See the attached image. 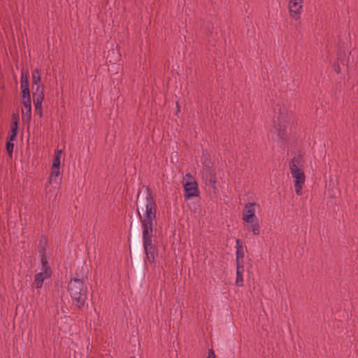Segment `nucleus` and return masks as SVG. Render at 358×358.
<instances>
[{
    "instance_id": "1",
    "label": "nucleus",
    "mask_w": 358,
    "mask_h": 358,
    "mask_svg": "<svg viewBox=\"0 0 358 358\" xmlns=\"http://www.w3.org/2000/svg\"><path fill=\"white\" fill-rule=\"evenodd\" d=\"M137 213L139 217L144 252L148 261L155 262L156 247L152 243L153 229L157 224V203L148 187L143 186L138 194Z\"/></svg>"
},
{
    "instance_id": "2",
    "label": "nucleus",
    "mask_w": 358,
    "mask_h": 358,
    "mask_svg": "<svg viewBox=\"0 0 358 358\" xmlns=\"http://www.w3.org/2000/svg\"><path fill=\"white\" fill-rule=\"evenodd\" d=\"M303 164L304 159L301 155H297L289 162V168L294 178V186L297 195L302 194L303 186L306 181Z\"/></svg>"
},
{
    "instance_id": "3",
    "label": "nucleus",
    "mask_w": 358,
    "mask_h": 358,
    "mask_svg": "<svg viewBox=\"0 0 358 358\" xmlns=\"http://www.w3.org/2000/svg\"><path fill=\"white\" fill-rule=\"evenodd\" d=\"M68 291L73 303L78 308H83L87 299V287L84 281L76 278L71 279L69 283Z\"/></svg>"
},
{
    "instance_id": "4",
    "label": "nucleus",
    "mask_w": 358,
    "mask_h": 358,
    "mask_svg": "<svg viewBox=\"0 0 358 358\" xmlns=\"http://www.w3.org/2000/svg\"><path fill=\"white\" fill-rule=\"evenodd\" d=\"M41 267L40 271L35 274L34 285L36 288H41L45 280L51 276V268L48 265V257L45 251H42L41 253Z\"/></svg>"
},
{
    "instance_id": "5",
    "label": "nucleus",
    "mask_w": 358,
    "mask_h": 358,
    "mask_svg": "<svg viewBox=\"0 0 358 358\" xmlns=\"http://www.w3.org/2000/svg\"><path fill=\"white\" fill-rule=\"evenodd\" d=\"M184 189L185 192V197L190 199L199 196V191L198 184L195 180L192 178L190 174H186L184 178Z\"/></svg>"
},
{
    "instance_id": "6",
    "label": "nucleus",
    "mask_w": 358,
    "mask_h": 358,
    "mask_svg": "<svg viewBox=\"0 0 358 358\" xmlns=\"http://www.w3.org/2000/svg\"><path fill=\"white\" fill-rule=\"evenodd\" d=\"M303 0H289V15L294 20H299L303 12Z\"/></svg>"
},
{
    "instance_id": "7",
    "label": "nucleus",
    "mask_w": 358,
    "mask_h": 358,
    "mask_svg": "<svg viewBox=\"0 0 358 358\" xmlns=\"http://www.w3.org/2000/svg\"><path fill=\"white\" fill-rule=\"evenodd\" d=\"M202 179L206 185L216 189V174L215 170L211 167H205L202 171Z\"/></svg>"
},
{
    "instance_id": "8",
    "label": "nucleus",
    "mask_w": 358,
    "mask_h": 358,
    "mask_svg": "<svg viewBox=\"0 0 358 358\" xmlns=\"http://www.w3.org/2000/svg\"><path fill=\"white\" fill-rule=\"evenodd\" d=\"M259 206L256 202H249L245 205L243 210V220L247 221L252 219L257 218L256 216V210Z\"/></svg>"
},
{
    "instance_id": "9",
    "label": "nucleus",
    "mask_w": 358,
    "mask_h": 358,
    "mask_svg": "<svg viewBox=\"0 0 358 358\" xmlns=\"http://www.w3.org/2000/svg\"><path fill=\"white\" fill-rule=\"evenodd\" d=\"M278 122L277 123L275 120L273 122V124L271 129V133L273 134V138L276 140L283 139L285 136V124L284 120H280L278 118Z\"/></svg>"
},
{
    "instance_id": "10",
    "label": "nucleus",
    "mask_w": 358,
    "mask_h": 358,
    "mask_svg": "<svg viewBox=\"0 0 358 358\" xmlns=\"http://www.w3.org/2000/svg\"><path fill=\"white\" fill-rule=\"evenodd\" d=\"M41 73L38 69L32 73V89L33 94H43V87L41 83Z\"/></svg>"
},
{
    "instance_id": "11",
    "label": "nucleus",
    "mask_w": 358,
    "mask_h": 358,
    "mask_svg": "<svg viewBox=\"0 0 358 358\" xmlns=\"http://www.w3.org/2000/svg\"><path fill=\"white\" fill-rule=\"evenodd\" d=\"M44 99V94H33L34 105V113L39 117L43 116L42 103Z\"/></svg>"
},
{
    "instance_id": "12",
    "label": "nucleus",
    "mask_w": 358,
    "mask_h": 358,
    "mask_svg": "<svg viewBox=\"0 0 358 358\" xmlns=\"http://www.w3.org/2000/svg\"><path fill=\"white\" fill-rule=\"evenodd\" d=\"M22 119L24 122H29L31 116V102L24 101H22Z\"/></svg>"
},
{
    "instance_id": "13",
    "label": "nucleus",
    "mask_w": 358,
    "mask_h": 358,
    "mask_svg": "<svg viewBox=\"0 0 358 358\" xmlns=\"http://www.w3.org/2000/svg\"><path fill=\"white\" fill-rule=\"evenodd\" d=\"M244 223L245 224L247 229L252 231L255 235H259L260 234V225L258 218L244 221Z\"/></svg>"
},
{
    "instance_id": "14",
    "label": "nucleus",
    "mask_w": 358,
    "mask_h": 358,
    "mask_svg": "<svg viewBox=\"0 0 358 358\" xmlns=\"http://www.w3.org/2000/svg\"><path fill=\"white\" fill-rule=\"evenodd\" d=\"M58 190L57 186H53L52 184L47 185L45 187V194L46 197L48 198L49 200H54L57 194Z\"/></svg>"
},
{
    "instance_id": "15",
    "label": "nucleus",
    "mask_w": 358,
    "mask_h": 358,
    "mask_svg": "<svg viewBox=\"0 0 358 358\" xmlns=\"http://www.w3.org/2000/svg\"><path fill=\"white\" fill-rule=\"evenodd\" d=\"M243 271H244V267L243 265H237L236 266V284L237 286L241 287L243 285Z\"/></svg>"
},
{
    "instance_id": "16",
    "label": "nucleus",
    "mask_w": 358,
    "mask_h": 358,
    "mask_svg": "<svg viewBox=\"0 0 358 358\" xmlns=\"http://www.w3.org/2000/svg\"><path fill=\"white\" fill-rule=\"evenodd\" d=\"M59 168L60 167L55 168V166H52L50 176V184H52L54 181L55 183H57L56 178L59 175Z\"/></svg>"
},
{
    "instance_id": "17",
    "label": "nucleus",
    "mask_w": 358,
    "mask_h": 358,
    "mask_svg": "<svg viewBox=\"0 0 358 358\" xmlns=\"http://www.w3.org/2000/svg\"><path fill=\"white\" fill-rule=\"evenodd\" d=\"M244 257V252L243 250V246L238 247L236 250V266L237 265H243L241 262V259H243Z\"/></svg>"
},
{
    "instance_id": "18",
    "label": "nucleus",
    "mask_w": 358,
    "mask_h": 358,
    "mask_svg": "<svg viewBox=\"0 0 358 358\" xmlns=\"http://www.w3.org/2000/svg\"><path fill=\"white\" fill-rule=\"evenodd\" d=\"M61 155H62V150H57L56 152L54 159H53V163L52 166L60 167L61 164Z\"/></svg>"
},
{
    "instance_id": "19",
    "label": "nucleus",
    "mask_w": 358,
    "mask_h": 358,
    "mask_svg": "<svg viewBox=\"0 0 358 358\" xmlns=\"http://www.w3.org/2000/svg\"><path fill=\"white\" fill-rule=\"evenodd\" d=\"M22 101H31L30 99V92L29 89V90H22Z\"/></svg>"
},
{
    "instance_id": "20",
    "label": "nucleus",
    "mask_w": 358,
    "mask_h": 358,
    "mask_svg": "<svg viewBox=\"0 0 358 358\" xmlns=\"http://www.w3.org/2000/svg\"><path fill=\"white\" fill-rule=\"evenodd\" d=\"M14 143L11 141H7L6 142V150L9 154H11L13 151Z\"/></svg>"
},
{
    "instance_id": "21",
    "label": "nucleus",
    "mask_w": 358,
    "mask_h": 358,
    "mask_svg": "<svg viewBox=\"0 0 358 358\" xmlns=\"http://www.w3.org/2000/svg\"><path fill=\"white\" fill-rule=\"evenodd\" d=\"M17 124L16 122H15L11 127L10 134H15L17 136Z\"/></svg>"
},
{
    "instance_id": "22",
    "label": "nucleus",
    "mask_w": 358,
    "mask_h": 358,
    "mask_svg": "<svg viewBox=\"0 0 358 358\" xmlns=\"http://www.w3.org/2000/svg\"><path fill=\"white\" fill-rule=\"evenodd\" d=\"M29 83L27 76L22 72L21 74V83Z\"/></svg>"
},
{
    "instance_id": "23",
    "label": "nucleus",
    "mask_w": 358,
    "mask_h": 358,
    "mask_svg": "<svg viewBox=\"0 0 358 358\" xmlns=\"http://www.w3.org/2000/svg\"><path fill=\"white\" fill-rule=\"evenodd\" d=\"M207 358H216L213 350H209Z\"/></svg>"
},
{
    "instance_id": "24",
    "label": "nucleus",
    "mask_w": 358,
    "mask_h": 358,
    "mask_svg": "<svg viewBox=\"0 0 358 358\" xmlns=\"http://www.w3.org/2000/svg\"><path fill=\"white\" fill-rule=\"evenodd\" d=\"M29 90V83H21V90Z\"/></svg>"
},
{
    "instance_id": "25",
    "label": "nucleus",
    "mask_w": 358,
    "mask_h": 358,
    "mask_svg": "<svg viewBox=\"0 0 358 358\" xmlns=\"http://www.w3.org/2000/svg\"><path fill=\"white\" fill-rule=\"evenodd\" d=\"M16 136H16L15 134H9L8 141L13 142V141L15 140Z\"/></svg>"
},
{
    "instance_id": "26",
    "label": "nucleus",
    "mask_w": 358,
    "mask_h": 358,
    "mask_svg": "<svg viewBox=\"0 0 358 358\" xmlns=\"http://www.w3.org/2000/svg\"><path fill=\"white\" fill-rule=\"evenodd\" d=\"M334 70L336 73H340L341 71V68L340 66L338 65V66H334Z\"/></svg>"
},
{
    "instance_id": "27",
    "label": "nucleus",
    "mask_w": 358,
    "mask_h": 358,
    "mask_svg": "<svg viewBox=\"0 0 358 358\" xmlns=\"http://www.w3.org/2000/svg\"><path fill=\"white\" fill-rule=\"evenodd\" d=\"M236 242V249L238 248V247L242 246L241 245V242L238 239H237Z\"/></svg>"
},
{
    "instance_id": "28",
    "label": "nucleus",
    "mask_w": 358,
    "mask_h": 358,
    "mask_svg": "<svg viewBox=\"0 0 358 358\" xmlns=\"http://www.w3.org/2000/svg\"><path fill=\"white\" fill-rule=\"evenodd\" d=\"M131 358H135V357H131Z\"/></svg>"
}]
</instances>
